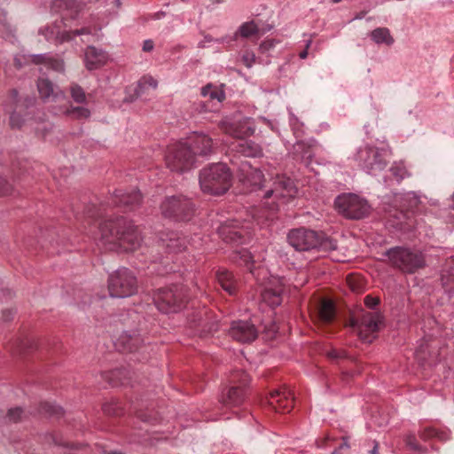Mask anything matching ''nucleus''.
<instances>
[{"mask_svg": "<svg viewBox=\"0 0 454 454\" xmlns=\"http://www.w3.org/2000/svg\"><path fill=\"white\" fill-rule=\"evenodd\" d=\"M99 240L108 249L122 248L133 251L139 247L141 238L137 227L124 217H117L100 223Z\"/></svg>", "mask_w": 454, "mask_h": 454, "instance_id": "1", "label": "nucleus"}, {"mask_svg": "<svg viewBox=\"0 0 454 454\" xmlns=\"http://www.w3.org/2000/svg\"><path fill=\"white\" fill-rule=\"evenodd\" d=\"M201 190L208 194L221 195L231 185V174L223 163H215L204 168L200 172Z\"/></svg>", "mask_w": 454, "mask_h": 454, "instance_id": "2", "label": "nucleus"}, {"mask_svg": "<svg viewBox=\"0 0 454 454\" xmlns=\"http://www.w3.org/2000/svg\"><path fill=\"white\" fill-rule=\"evenodd\" d=\"M161 215L173 222H189L195 215V205L184 195L165 197L160 205Z\"/></svg>", "mask_w": 454, "mask_h": 454, "instance_id": "3", "label": "nucleus"}, {"mask_svg": "<svg viewBox=\"0 0 454 454\" xmlns=\"http://www.w3.org/2000/svg\"><path fill=\"white\" fill-rule=\"evenodd\" d=\"M392 266L405 273H414L425 266V258L421 252L403 247H392L386 251Z\"/></svg>", "mask_w": 454, "mask_h": 454, "instance_id": "4", "label": "nucleus"}, {"mask_svg": "<svg viewBox=\"0 0 454 454\" xmlns=\"http://www.w3.org/2000/svg\"><path fill=\"white\" fill-rule=\"evenodd\" d=\"M185 301V288L179 285L160 288L153 296V301L157 309L166 314L177 312L182 309Z\"/></svg>", "mask_w": 454, "mask_h": 454, "instance_id": "5", "label": "nucleus"}, {"mask_svg": "<svg viewBox=\"0 0 454 454\" xmlns=\"http://www.w3.org/2000/svg\"><path fill=\"white\" fill-rule=\"evenodd\" d=\"M137 279L127 268H120L108 278V290L112 297L126 298L137 292Z\"/></svg>", "mask_w": 454, "mask_h": 454, "instance_id": "6", "label": "nucleus"}, {"mask_svg": "<svg viewBox=\"0 0 454 454\" xmlns=\"http://www.w3.org/2000/svg\"><path fill=\"white\" fill-rule=\"evenodd\" d=\"M195 161V153L186 143H176L168 147L165 156L167 167L174 172L190 170Z\"/></svg>", "mask_w": 454, "mask_h": 454, "instance_id": "7", "label": "nucleus"}, {"mask_svg": "<svg viewBox=\"0 0 454 454\" xmlns=\"http://www.w3.org/2000/svg\"><path fill=\"white\" fill-rule=\"evenodd\" d=\"M230 387L223 393L221 402L226 406H239L247 394L249 376L242 370L233 371L229 379Z\"/></svg>", "mask_w": 454, "mask_h": 454, "instance_id": "8", "label": "nucleus"}, {"mask_svg": "<svg viewBox=\"0 0 454 454\" xmlns=\"http://www.w3.org/2000/svg\"><path fill=\"white\" fill-rule=\"evenodd\" d=\"M334 204L338 212L348 219L364 218L370 209L366 200L352 193L338 196Z\"/></svg>", "mask_w": 454, "mask_h": 454, "instance_id": "9", "label": "nucleus"}, {"mask_svg": "<svg viewBox=\"0 0 454 454\" xmlns=\"http://www.w3.org/2000/svg\"><path fill=\"white\" fill-rule=\"evenodd\" d=\"M350 325L356 329L359 337L364 341L371 342V334L378 332L383 325V317L380 312H363L351 320Z\"/></svg>", "mask_w": 454, "mask_h": 454, "instance_id": "10", "label": "nucleus"}, {"mask_svg": "<svg viewBox=\"0 0 454 454\" xmlns=\"http://www.w3.org/2000/svg\"><path fill=\"white\" fill-rule=\"evenodd\" d=\"M47 41H55L58 43L70 42L76 35H90L91 30L89 27H65L59 21H55L51 26H45L39 29Z\"/></svg>", "mask_w": 454, "mask_h": 454, "instance_id": "11", "label": "nucleus"}, {"mask_svg": "<svg viewBox=\"0 0 454 454\" xmlns=\"http://www.w3.org/2000/svg\"><path fill=\"white\" fill-rule=\"evenodd\" d=\"M319 233L306 228L291 230L287 235L288 243L297 251H309L318 246Z\"/></svg>", "mask_w": 454, "mask_h": 454, "instance_id": "12", "label": "nucleus"}, {"mask_svg": "<svg viewBox=\"0 0 454 454\" xmlns=\"http://www.w3.org/2000/svg\"><path fill=\"white\" fill-rule=\"evenodd\" d=\"M356 160L359 165L369 174L380 171L387 167V161L381 152L374 146H364L360 148L356 153Z\"/></svg>", "mask_w": 454, "mask_h": 454, "instance_id": "13", "label": "nucleus"}, {"mask_svg": "<svg viewBox=\"0 0 454 454\" xmlns=\"http://www.w3.org/2000/svg\"><path fill=\"white\" fill-rule=\"evenodd\" d=\"M296 194L297 188L294 181L285 175H277L273 179L272 187L266 191L263 198L274 197V199L288 200L294 198Z\"/></svg>", "mask_w": 454, "mask_h": 454, "instance_id": "14", "label": "nucleus"}, {"mask_svg": "<svg viewBox=\"0 0 454 454\" xmlns=\"http://www.w3.org/2000/svg\"><path fill=\"white\" fill-rule=\"evenodd\" d=\"M84 4L77 0H54L51 3V11L61 15V20L65 27H72L68 24L69 20H75L81 11L83 9Z\"/></svg>", "mask_w": 454, "mask_h": 454, "instance_id": "15", "label": "nucleus"}, {"mask_svg": "<svg viewBox=\"0 0 454 454\" xmlns=\"http://www.w3.org/2000/svg\"><path fill=\"white\" fill-rule=\"evenodd\" d=\"M220 126L224 133L239 140L252 136L254 132V128L248 118L238 121L225 119L221 121Z\"/></svg>", "mask_w": 454, "mask_h": 454, "instance_id": "16", "label": "nucleus"}, {"mask_svg": "<svg viewBox=\"0 0 454 454\" xmlns=\"http://www.w3.org/2000/svg\"><path fill=\"white\" fill-rule=\"evenodd\" d=\"M230 336L242 343H250L258 336L254 325L247 320L233 321L229 329Z\"/></svg>", "mask_w": 454, "mask_h": 454, "instance_id": "17", "label": "nucleus"}, {"mask_svg": "<svg viewBox=\"0 0 454 454\" xmlns=\"http://www.w3.org/2000/svg\"><path fill=\"white\" fill-rule=\"evenodd\" d=\"M159 247L168 253H179L187 247V239L181 233L174 231H162L159 237Z\"/></svg>", "mask_w": 454, "mask_h": 454, "instance_id": "18", "label": "nucleus"}, {"mask_svg": "<svg viewBox=\"0 0 454 454\" xmlns=\"http://www.w3.org/2000/svg\"><path fill=\"white\" fill-rule=\"evenodd\" d=\"M142 201V195L137 190L123 192L117 190L114 193L113 203L125 211L134 210Z\"/></svg>", "mask_w": 454, "mask_h": 454, "instance_id": "19", "label": "nucleus"}, {"mask_svg": "<svg viewBox=\"0 0 454 454\" xmlns=\"http://www.w3.org/2000/svg\"><path fill=\"white\" fill-rule=\"evenodd\" d=\"M143 342L137 331H125L117 339L115 346L122 352H135L141 348Z\"/></svg>", "mask_w": 454, "mask_h": 454, "instance_id": "20", "label": "nucleus"}, {"mask_svg": "<svg viewBox=\"0 0 454 454\" xmlns=\"http://www.w3.org/2000/svg\"><path fill=\"white\" fill-rule=\"evenodd\" d=\"M293 393L286 388L273 391L269 400L270 406L282 412H289L293 408Z\"/></svg>", "mask_w": 454, "mask_h": 454, "instance_id": "21", "label": "nucleus"}, {"mask_svg": "<svg viewBox=\"0 0 454 454\" xmlns=\"http://www.w3.org/2000/svg\"><path fill=\"white\" fill-rule=\"evenodd\" d=\"M37 90L41 98L44 101L52 98L58 100L65 98L63 91L59 90L49 79L40 78L37 81Z\"/></svg>", "mask_w": 454, "mask_h": 454, "instance_id": "22", "label": "nucleus"}, {"mask_svg": "<svg viewBox=\"0 0 454 454\" xmlns=\"http://www.w3.org/2000/svg\"><path fill=\"white\" fill-rule=\"evenodd\" d=\"M85 64L89 70L98 69L105 65L108 59L106 51L97 49L94 46H89L85 51Z\"/></svg>", "mask_w": 454, "mask_h": 454, "instance_id": "23", "label": "nucleus"}, {"mask_svg": "<svg viewBox=\"0 0 454 454\" xmlns=\"http://www.w3.org/2000/svg\"><path fill=\"white\" fill-rule=\"evenodd\" d=\"M191 326L200 328L202 333H212L218 330L216 322H209L207 311L201 310L193 314L189 319Z\"/></svg>", "mask_w": 454, "mask_h": 454, "instance_id": "24", "label": "nucleus"}, {"mask_svg": "<svg viewBox=\"0 0 454 454\" xmlns=\"http://www.w3.org/2000/svg\"><path fill=\"white\" fill-rule=\"evenodd\" d=\"M277 282L275 286H267L262 292V301L272 308L279 306L282 302L284 286L279 280Z\"/></svg>", "mask_w": 454, "mask_h": 454, "instance_id": "25", "label": "nucleus"}, {"mask_svg": "<svg viewBox=\"0 0 454 454\" xmlns=\"http://www.w3.org/2000/svg\"><path fill=\"white\" fill-rule=\"evenodd\" d=\"M232 149L246 157H259L262 153L261 146L252 140H239L233 144Z\"/></svg>", "mask_w": 454, "mask_h": 454, "instance_id": "26", "label": "nucleus"}, {"mask_svg": "<svg viewBox=\"0 0 454 454\" xmlns=\"http://www.w3.org/2000/svg\"><path fill=\"white\" fill-rule=\"evenodd\" d=\"M192 150L195 155L206 156L213 153V140L205 134H197L192 139Z\"/></svg>", "mask_w": 454, "mask_h": 454, "instance_id": "27", "label": "nucleus"}, {"mask_svg": "<svg viewBox=\"0 0 454 454\" xmlns=\"http://www.w3.org/2000/svg\"><path fill=\"white\" fill-rule=\"evenodd\" d=\"M29 60L33 64H43L49 68L57 72L64 71V62L61 59H54L49 54H35L29 56Z\"/></svg>", "mask_w": 454, "mask_h": 454, "instance_id": "28", "label": "nucleus"}, {"mask_svg": "<svg viewBox=\"0 0 454 454\" xmlns=\"http://www.w3.org/2000/svg\"><path fill=\"white\" fill-rule=\"evenodd\" d=\"M104 377L113 387H116L118 385H128L130 380V372L126 368L115 369L109 372H106Z\"/></svg>", "mask_w": 454, "mask_h": 454, "instance_id": "29", "label": "nucleus"}, {"mask_svg": "<svg viewBox=\"0 0 454 454\" xmlns=\"http://www.w3.org/2000/svg\"><path fill=\"white\" fill-rule=\"evenodd\" d=\"M217 280L222 288L232 295L236 292V284L232 273L226 270H220L217 272Z\"/></svg>", "mask_w": 454, "mask_h": 454, "instance_id": "30", "label": "nucleus"}, {"mask_svg": "<svg viewBox=\"0 0 454 454\" xmlns=\"http://www.w3.org/2000/svg\"><path fill=\"white\" fill-rule=\"evenodd\" d=\"M318 316L321 322L330 324L335 317V307L331 301H323L318 309Z\"/></svg>", "mask_w": 454, "mask_h": 454, "instance_id": "31", "label": "nucleus"}, {"mask_svg": "<svg viewBox=\"0 0 454 454\" xmlns=\"http://www.w3.org/2000/svg\"><path fill=\"white\" fill-rule=\"evenodd\" d=\"M201 96L208 98V102L212 104L214 100L221 103L225 99V93L223 90L214 86L211 83L207 84L201 89Z\"/></svg>", "mask_w": 454, "mask_h": 454, "instance_id": "32", "label": "nucleus"}, {"mask_svg": "<svg viewBox=\"0 0 454 454\" xmlns=\"http://www.w3.org/2000/svg\"><path fill=\"white\" fill-rule=\"evenodd\" d=\"M371 37L377 44L385 43L387 45H392L395 42L390 35L389 29L387 27L375 28L371 32Z\"/></svg>", "mask_w": 454, "mask_h": 454, "instance_id": "33", "label": "nucleus"}, {"mask_svg": "<svg viewBox=\"0 0 454 454\" xmlns=\"http://www.w3.org/2000/svg\"><path fill=\"white\" fill-rule=\"evenodd\" d=\"M442 284L445 291L450 294H454V262H449L448 269L444 270L442 278Z\"/></svg>", "mask_w": 454, "mask_h": 454, "instance_id": "34", "label": "nucleus"}, {"mask_svg": "<svg viewBox=\"0 0 454 454\" xmlns=\"http://www.w3.org/2000/svg\"><path fill=\"white\" fill-rule=\"evenodd\" d=\"M263 177L260 169L253 168L251 166H248V169L244 176L245 181L254 188H261Z\"/></svg>", "mask_w": 454, "mask_h": 454, "instance_id": "35", "label": "nucleus"}, {"mask_svg": "<svg viewBox=\"0 0 454 454\" xmlns=\"http://www.w3.org/2000/svg\"><path fill=\"white\" fill-rule=\"evenodd\" d=\"M39 412L45 416L53 417V418H60L64 414V411L60 406L55 405L53 403L43 402L40 403Z\"/></svg>", "mask_w": 454, "mask_h": 454, "instance_id": "36", "label": "nucleus"}, {"mask_svg": "<svg viewBox=\"0 0 454 454\" xmlns=\"http://www.w3.org/2000/svg\"><path fill=\"white\" fill-rule=\"evenodd\" d=\"M259 33V28L254 21H248L243 23L235 33V37L241 36L242 38H248Z\"/></svg>", "mask_w": 454, "mask_h": 454, "instance_id": "37", "label": "nucleus"}, {"mask_svg": "<svg viewBox=\"0 0 454 454\" xmlns=\"http://www.w3.org/2000/svg\"><path fill=\"white\" fill-rule=\"evenodd\" d=\"M103 411L108 416H121L124 413L123 407L118 400H112L111 402L104 403Z\"/></svg>", "mask_w": 454, "mask_h": 454, "instance_id": "38", "label": "nucleus"}, {"mask_svg": "<svg viewBox=\"0 0 454 454\" xmlns=\"http://www.w3.org/2000/svg\"><path fill=\"white\" fill-rule=\"evenodd\" d=\"M402 200V206L408 210H413L420 204V197L414 192L405 193Z\"/></svg>", "mask_w": 454, "mask_h": 454, "instance_id": "39", "label": "nucleus"}, {"mask_svg": "<svg viewBox=\"0 0 454 454\" xmlns=\"http://www.w3.org/2000/svg\"><path fill=\"white\" fill-rule=\"evenodd\" d=\"M232 259L239 262L240 265L247 266L249 270L252 272V269L250 264L253 263L252 255L249 251L247 249H241L234 252Z\"/></svg>", "mask_w": 454, "mask_h": 454, "instance_id": "40", "label": "nucleus"}, {"mask_svg": "<svg viewBox=\"0 0 454 454\" xmlns=\"http://www.w3.org/2000/svg\"><path fill=\"white\" fill-rule=\"evenodd\" d=\"M158 86V82L152 76H144L139 82L136 89V94L141 96L145 93L147 88L155 90Z\"/></svg>", "mask_w": 454, "mask_h": 454, "instance_id": "41", "label": "nucleus"}, {"mask_svg": "<svg viewBox=\"0 0 454 454\" xmlns=\"http://www.w3.org/2000/svg\"><path fill=\"white\" fill-rule=\"evenodd\" d=\"M218 232L227 242H237L241 239V235L238 231L231 230L226 224L220 226Z\"/></svg>", "mask_w": 454, "mask_h": 454, "instance_id": "42", "label": "nucleus"}, {"mask_svg": "<svg viewBox=\"0 0 454 454\" xmlns=\"http://www.w3.org/2000/svg\"><path fill=\"white\" fill-rule=\"evenodd\" d=\"M390 172L398 183H400L404 178L411 176L410 172L402 162L395 163L390 168Z\"/></svg>", "mask_w": 454, "mask_h": 454, "instance_id": "43", "label": "nucleus"}, {"mask_svg": "<svg viewBox=\"0 0 454 454\" xmlns=\"http://www.w3.org/2000/svg\"><path fill=\"white\" fill-rule=\"evenodd\" d=\"M70 95L77 104H85L87 102V95L84 90L76 83L70 86Z\"/></svg>", "mask_w": 454, "mask_h": 454, "instance_id": "44", "label": "nucleus"}, {"mask_svg": "<svg viewBox=\"0 0 454 454\" xmlns=\"http://www.w3.org/2000/svg\"><path fill=\"white\" fill-rule=\"evenodd\" d=\"M318 241H319L318 242L319 244L316 249H318V250H321L324 252L334 251L338 247L336 240H334L331 238H328V237H324L323 234H319Z\"/></svg>", "mask_w": 454, "mask_h": 454, "instance_id": "45", "label": "nucleus"}, {"mask_svg": "<svg viewBox=\"0 0 454 454\" xmlns=\"http://www.w3.org/2000/svg\"><path fill=\"white\" fill-rule=\"evenodd\" d=\"M67 114L77 119H87L90 116V111L83 106H74L67 110Z\"/></svg>", "mask_w": 454, "mask_h": 454, "instance_id": "46", "label": "nucleus"}, {"mask_svg": "<svg viewBox=\"0 0 454 454\" xmlns=\"http://www.w3.org/2000/svg\"><path fill=\"white\" fill-rule=\"evenodd\" d=\"M405 443L411 450H413L419 454H423L427 451V448H424L419 444L414 434L407 435L405 438Z\"/></svg>", "mask_w": 454, "mask_h": 454, "instance_id": "47", "label": "nucleus"}, {"mask_svg": "<svg viewBox=\"0 0 454 454\" xmlns=\"http://www.w3.org/2000/svg\"><path fill=\"white\" fill-rule=\"evenodd\" d=\"M419 436L423 440H428V439H431V438H434V437H436V438H439L441 440H443L444 434L441 433V432H438L434 427H426V428H424L420 432Z\"/></svg>", "mask_w": 454, "mask_h": 454, "instance_id": "48", "label": "nucleus"}, {"mask_svg": "<svg viewBox=\"0 0 454 454\" xmlns=\"http://www.w3.org/2000/svg\"><path fill=\"white\" fill-rule=\"evenodd\" d=\"M430 346L428 344H421L416 350V356L419 360L427 363L429 365L435 363L434 360H430L426 357V354L429 352Z\"/></svg>", "mask_w": 454, "mask_h": 454, "instance_id": "49", "label": "nucleus"}, {"mask_svg": "<svg viewBox=\"0 0 454 454\" xmlns=\"http://www.w3.org/2000/svg\"><path fill=\"white\" fill-rule=\"evenodd\" d=\"M23 414V410L20 407L12 408L8 411L4 419L9 422L16 423L20 420Z\"/></svg>", "mask_w": 454, "mask_h": 454, "instance_id": "50", "label": "nucleus"}, {"mask_svg": "<svg viewBox=\"0 0 454 454\" xmlns=\"http://www.w3.org/2000/svg\"><path fill=\"white\" fill-rule=\"evenodd\" d=\"M137 417L144 422L155 423L157 421L156 414L150 411V413L139 411L137 412Z\"/></svg>", "mask_w": 454, "mask_h": 454, "instance_id": "51", "label": "nucleus"}, {"mask_svg": "<svg viewBox=\"0 0 454 454\" xmlns=\"http://www.w3.org/2000/svg\"><path fill=\"white\" fill-rule=\"evenodd\" d=\"M194 109L199 113H206L214 110V105L210 102H198L194 104Z\"/></svg>", "mask_w": 454, "mask_h": 454, "instance_id": "52", "label": "nucleus"}, {"mask_svg": "<svg viewBox=\"0 0 454 454\" xmlns=\"http://www.w3.org/2000/svg\"><path fill=\"white\" fill-rule=\"evenodd\" d=\"M242 61L247 67H251L255 62V55L252 51H246L242 56Z\"/></svg>", "mask_w": 454, "mask_h": 454, "instance_id": "53", "label": "nucleus"}, {"mask_svg": "<svg viewBox=\"0 0 454 454\" xmlns=\"http://www.w3.org/2000/svg\"><path fill=\"white\" fill-rule=\"evenodd\" d=\"M45 437H46V442L49 443H52L54 445H58V446L65 445L62 439L58 434H56L54 433H50V434H46Z\"/></svg>", "mask_w": 454, "mask_h": 454, "instance_id": "54", "label": "nucleus"}, {"mask_svg": "<svg viewBox=\"0 0 454 454\" xmlns=\"http://www.w3.org/2000/svg\"><path fill=\"white\" fill-rule=\"evenodd\" d=\"M12 186L11 184L4 178H0V195L5 196L11 194Z\"/></svg>", "mask_w": 454, "mask_h": 454, "instance_id": "55", "label": "nucleus"}, {"mask_svg": "<svg viewBox=\"0 0 454 454\" xmlns=\"http://www.w3.org/2000/svg\"><path fill=\"white\" fill-rule=\"evenodd\" d=\"M10 125L12 129L20 128L22 125L21 117L18 114L12 113L10 116Z\"/></svg>", "mask_w": 454, "mask_h": 454, "instance_id": "56", "label": "nucleus"}, {"mask_svg": "<svg viewBox=\"0 0 454 454\" xmlns=\"http://www.w3.org/2000/svg\"><path fill=\"white\" fill-rule=\"evenodd\" d=\"M380 303V299L378 297H372L371 295H367L364 298V304L367 308L373 309Z\"/></svg>", "mask_w": 454, "mask_h": 454, "instance_id": "57", "label": "nucleus"}, {"mask_svg": "<svg viewBox=\"0 0 454 454\" xmlns=\"http://www.w3.org/2000/svg\"><path fill=\"white\" fill-rule=\"evenodd\" d=\"M85 214L90 218H96L99 215L98 209L94 205L87 207L86 210H85Z\"/></svg>", "mask_w": 454, "mask_h": 454, "instance_id": "58", "label": "nucleus"}, {"mask_svg": "<svg viewBox=\"0 0 454 454\" xmlns=\"http://www.w3.org/2000/svg\"><path fill=\"white\" fill-rule=\"evenodd\" d=\"M274 46V42L272 40H267L262 42L260 44L259 50L261 52L264 53L270 51Z\"/></svg>", "mask_w": 454, "mask_h": 454, "instance_id": "59", "label": "nucleus"}, {"mask_svg": "<svg viewBox=\"0 0 454 454\" xmlns=\"http://www.w3.org/2000/svg\"><path fill=\"white\" fill-rule=\"evenodd\" d=\"M327 356L332 359H337L345 356V352L342 350L332 349L327 352Z\"/></svg>", "mask_w": 454, "mask_h": 454, "instance_id": "60", "label": "nucleus"}, {"mask_svg": "<svg viewBox=\"0 0 454 454\" xmlns=\"http://www.w3.org/2000/svg\"><path fill=\"white\" fill-rule=\"evenodd\" d=\"M153 42L152 40H145L143 44L144 51H151L153 49Z\"/></svg>", "mask_w": 454, "mask_h": 454, "instance_id": "61", "label": "nucleus"}, {"mask_svg": "<svg viewBox=\"0 0 454 454\" xmlns=\"http://www.w3.org/2000/svg\"><path fill=\"white\" fill-rule=\"evenodd\" d=\"M311 43H312V41L310 39L307 41L305 49L302 51H301L300 54H299V57L301 59H304L307 58V56H308V49L311 45Z\"/></svg>", "mask_w": 454, "mask_h": 454, "instance_id": "62", "label": "nucleus"}, {"mask_svg": "<svg viewBox=\"0 0 454 454\" xmlns=\"http://www.w3.org/2000/svg\"><path fill=\"white\" fill-rule=\"evenodd\" d=\"M13 317V311L12 309H6L3 311V319L4 321H9Z\"/></svg>", "mask_w": 454, "mask_h": 454, "instance_id": "63", "label": "nucleus"}, {"mask_svg": "<svg viewBox=\"0 0 454 454\" xmlns=\"http://www.w3.org/2000/svg\"><path fill=\"white\" fill-rule=\"evenodd\" d=\"M374 445L372 450L370 451L371 454H379V443L377 442H373Z\"/></svg>", "mask_w": 454, "mask_h": 454, "instance_id": "64", "label": "nucleus"}]
</instances>
